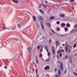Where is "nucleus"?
I'll use <instances>...</instances> for the list:
<instances>
[{
    "instance_id": "nucleus-1",
    "label": "nucleus",
    "mask_w": 77,
    "mask_h": 77,
    "mask_svg": "<svg viewBox=\"0 0 77 77\" xmlns=\"http://www.w3.org/2000/svg\"><path fill=\"white\" fill-rule=\"evenodd\" d=\"M58 63L60 64V69L61 71H63V63L62 62H60V61H58Z\"/></svg>"
},
{
    "instance_id": "nucleus-2",
    "label": "nucleus",
    "mask_w": 77,
    "mask_h": 77,
    "mask_svg": "<svg viewBox=\"0 0 77 77\" xmlns=\"http://www.w3.org/2000/svg\"><path fill=\"white\" fill-rule=\"evenodd\" d=\"M31 50H32V49H31V47H28L27 48V50L28 51L29 54L31 53Z\"/></svg>"
},
{
    "instance_id": "nucleus-3",
    "label": "nucleus",
    "mask_w": 77,
    "mask_h": 77,
    "mask_svg": "<svg viewBox=\"0 0 77 77\" xmlns=\"http://www.w3.org/2000/svg\"><path fill=\"white\" fill-rule=\"evenodd\" d=\"M45 70H49L50 69V66H46L44 68Z\"/></svg>"
},
{
    "instance_id": "nucleus-4",
    "label": "nucleus",
    "mask_w": 77,
    "mask_h": 77,
    "mask_svg": "<svg viewBox=\"0 0 77 77\" xmlns=\"http://www.w3.org/2000/svg\"><path fill=\"white\" fill-rule=\"evenodd\" d=\"M58 72L59 76H57V75H55V77H60V74L61 73V72H60V70H58Z\"/></svg>"
},
{
    "instance_id": "nucleus-5",
    "label": "nucleus",
    "mask_w": 77,
    "mask_h": 77,
    "mask_svg": "<svg viewBox=\"0 0 77 77\" xmlns=\"http://www.w3.org/2000/svg\"><path fill=\"white\" fill-rule=\"evenodd\" d=\"M52 48L53 54H55V50H54V47H53V46H52Z\"/></svg>"
},
{
    "instance_id": "nucleus-6",
    "label": "nucleus",
    "mask_w": 77,
    "mask_h": 77,
    "mask_svg": "<svg viewBox=\"0 0 77 77\" xmlns=\"http://www.w3.org/2000/svg\"><path fill=\"white\" fill-rule=\"evenodd\" d=\"M68 46H66L65 47V50L66 53L68 52Z\"/></svg>"
},
{
    "instance_id": "nucleus-7",
    "label": "nucleus",
    "mask_w": 77,
    "mask_h": 77,
    "mask_svg": "<svg viewBox=\"0 0 77 77\" xmlns=\"http://www.w3.org/2000/svg\"><path fill=\"white\" fill-rule=\"evenodd\" d=\"M40 24L42 29H43V30H44V25H43V23H42V22H41Z\"/></svg>"
},
{
    "instance_id": "nucleus-8",
    "label": "nucleus",
    "mask_w": 77,
    "mask_h": 77,
    "mask_svg": "<svg viewBox=\"0 0 77 77\" xmlns=\"http://www.w3.org/2000/svg\"><path fill=\"white\" fill-rule=\"evenodd\" d=\"M77 29H74L72 30L71 32H70L71 33H75V32H76L77 31Z\"/></svg>"
},
{
    "instance_id": "nucleus-9",
    "label": "nucleus",
    "mask_w": 77,
    "mask_h": 77,
    "mask_svg": "<svg viewBox=\"0 0 77 77\" xmlns=\"http://www.w3.org/2000/svg\"><path fill=\"white\" fill-rule=\"evenodd\" d=\"M39 11L41 13V14H43V15H44V14H45V13L44 12V11H43L41 9H39Z\"/></svg>"
},
{
    "instance_id": "nucleus-10",
    "label": "nucleus",
    "mask_w": 77,
    "mask_h": 77,
    "mask_svg": "<svg viewBox=\"0 0 77 77\" xmlns=\"http://www.w3.org/2000/svg\"><path fill=\"white\" fill-rule=\"evenodd\" d=\"M35 62L37 64L39 63V61H38V57L37 56H36V61Z\"/></svg>"
},
{
    "instance_id": "nucleus-11",
    "label": "nucleus",
    "mask_w": 77,
    "mask_h": 77,
    "mask_svg": "<svg viewBox=\"0 0 77 77\" xmlns=\"http://www.w3.org/2000/svg\"><path fill=\"white\" fill-rule=\"evenodd\" d=\"M38 18L40 20H43V19L44 18H42V17L40 16H38Z\"/></svg>"
},
{
    "instance_id": "nucleus-12",
    "label": "nucleus",
    "mask_w": 77,
    "mask_h": 77,
    "mask_svg": "<svg viewBox=\"0 0 77 77\" xmlns=\"http://www.w3.org/2000/svg\"><path fill=\"white\" fill-rule=\"evenodd\" d=\"M32 18H33V20L34 21H36V17H35V16H33Z\"/></svg>"
},
{
    "instance_id": "nucleus-13",
    "label": "nucleus",
    "mask_w": 77,
    "mask_h": 77,
    "mask_svg": "<svg viewBox=\"0 0 77 77\" xmlns=\"http://www.w3.org/2000/svg\"><path fill=\"white\" fill-rule=\"evenodd\" d=\"M60 17H65V14H60Z\"/></svg>"
},
{
    "instance_id": "nucleus-14",
    "label": "nucleus",
    "mask_w": 77,
    "mask_h": 77,
    "mask_svg": "<svg viewBox=\"0 0 77 77\" xmlns=\"http://www.w3.org/2000/svg\"><path fill=\"white\" fill-rule=\"evenodd\" d=\"M65 24L63 23L61 24V27H65Z\"/></svg>"
},
{
    "instance_id": "nucleus-15",
    "label": "nucleus",
    "mask_w": 77,
    "mask_h": 77,
    "mask_svg": "<svg viewBox=\"0 0 77 77\" xmlns=\"http://www.w3.org/2000/svg\"><path fill=\"white\" fill-rule=\"evenodd\" d=\"M46 25H47V26H48V27H51V25L49 23H46Z\"/></svg>"
},
{
    "instance_id": "nucleus-16",
    "label": "nucleus",
    "mask_w": 77,
    "mask_h": 77,
    "mask_svg": "<svg viewBox=\"0 0 77 77\" xmlns=\"http://www.w3.org/2000/svg\"><path fill=\"white\" fill-rule=\"evenodd\" d=\"M60 36H62V37H66V34H63V35H60Z\"/></svg>"
},
{
    "instance_id": "nucleus-17",
    "label": "nucleus",
    "mask_w": 77,
    "mask_h": 77,
    "mask_svg": "<svg viewBox=\"0 0 77 77\" xmlns=\"http://www.w3.org/2000/svg\"><path fill=\"white\" fill-rule=\"evenodd\" d=\"M12 1L13 2H14L15 3H17L19 2L18 1H17V0H12Z\"/></svg>"
},
{
    "instance_id": "nucleus-18",
    "label": "nucleus",
    "mask_w": 77,
    "mask_h": 77,
    "mask_svg": "<svg viewBox=\"0 0 77 77\" xmlns=\"http://www.w3.org/2000/svg\"><path fill=\"white\" fill-rule=\"evenodd\" d=\"M42 6L43 7H44L45 8H47V6H46L45 5L43 4H42Z\"/></svg>"
},
{
    "instance_id": "nucleus-19",
    "label": "nucleus",
    "mask_w": 77,
    "mask_h": 77,
    "mask_svg": "<svg viewBox=\"0 0 77 77\" xmlns=\"http://www.w3.org/2000/svg\"><path fill=\"white\" fill-rule=\"evenodd\" d=\"M54 18L55 17L53 16L51 17L50 18V20H53L54 19Z\"/></svg>"
},
{
    "instance_id": "nucleus-20",
    "label": "nucleus",
    "mask_w": 77,
    "mask_h": 77,
    "mask_svg": "<svg viewBox=\"0 0 77 77\" xmlns=\"http://www.w3.org/2000/svg\"><path fill=\"white\" fill-rule=\"evenodd\" d=\"M66 26L67 27H69V26H70V25L69 23H67L66 24Z\"/></svg>"
},
{
    "instance_id": "nucleus-21",
    "label": "nucleus",
    "mask_w": 77,
    "mask_h": 77,
    "mask_svg": "<svg viewBox=\"0 0 77 77\" xmlns=\"http://www.w3.org/2000/svg\"><path fill=\"white\" fill-rule=\"evenodd\" d=\"M64 29L66 32L67 31H68V29L67 27L65 28Z\"/></svg>"
},
{
    "instance_id": "nucleus-22",
    "label": "nucleus",
    "mask_w": 77,
    "mask_h": 77,
    "mask_svg": "<svg viewBox=\"0 0 77 77\" xmlns=\"http://www.w3.org/2000/svg\"><path fill=\"white\" fill-rule=\"evenodd\" d=\"M2 29H3V30H6V29H7V28H6V27H3L2 28Z\"/></svg>"
},
{
    "instance_id": "nucleus-23",
    "label": "nucleus",
    "mask_w": 77,
    "mask_h": 77,
    "mask_svg": "<svg viewBox=\"0 0 77 77\" xmlns=\"http://www.w3.org/2000/svg\"><path fill=\"white\" fill-rule=\"evenodd\" d=\"M39 56L40 57H42V53H40L39 54Z\"/></svg>"
},
{
    "instance_id": "nucleus-24",
    "label": "nucleus",
    "mask_w": 77,
    "mask_h": 77,
    "mask_svg": "<svg viewBox=\"0 0 77 77\" xmlns=\"http://www.w3.org/2000/svg\"><path fill=\"white\" fill-rule=\"evenodd\" d=\"M74 27L75 29H77V24L74 26Z\"/></svg>"
},
{
    "instance_id": "nucleus-25",
    "label": "nucleus",
    "mask_w": 77,
    "mask_h": 77,
    "mask_svg": "<svg viewBox=\"0 0 77 77\" xmlns=\"http://www.w3.org/2000/svg\"><path fill=\"white\" fill-rule=\"evenodd\" d=\"M75 1V0H71L70 1L69 3H72V2H74Z\"/></svg>"
},
{
    "instance_id": "nucleus-26",
    "label": "nucleus",
    "mask_w": 77,
    "mask_h": 77,
    "mask_svg": "<svg viewBox=\"0 0 77 77\" xmlns=\"http://www.w3.org/2000/svg\"><path fill=\"white\" fill-rule=\"evenodd\" d=\"M59 44V42H58L57 41H56V45H58Z\"/></svg>"
},
{
    "instance_id": "nucleus-27",
    "label": "nucleus",
    "mask_w": 77,
    "mask_h": 77,
    "mask_svg": "<svg viewBox=\"0 0 77 77\" xmlns=\"http://www.w3.org/2000/svg\"><path fill=\"white\" fill-rule=\"evenodd\" d=\"M41 47V46L40 45L37 46V48L38 50H39V48H40Z\"/></svg>"
},
{
    "instance_id": "nucleus-28",
    "label": "nucleus",
    "mask_w": 77,
    "mask_h": 77,
    "mask_svg": "<svg viewBox=\"0 0 77 77\" xmlns=\"http://www.w3.org/2000/svg\"><path fill=\"white\" fill-rule=\"evenodd\" d=\"M60 50V52H65V51H64V50H63V49H61Z\"/></svg>"
},
{
    "instance_id": "nucleus-29",
    "label": "nucleus",
    "mask_w": 77,
    "mask_h": 77,
    "mask_svg": "<svg viewBox=\"0 0 77 77\" xmlns=\"http://www.w3.org/2000/svg\"><path fill=\"white\" fill-rule=\"evenodd\" d=\"M50 60V59H47L45 61V62H48Z\"/></svg>"
},
{
    "instance_id": "nucleus-30",
    "label": "nucleus",
    "mask_w": 77,
    "mask_h": 77,
    "mask_svg": "<svg viewBox=\"0 0 77 77\" xmlns=\"http://www.w3.org/2000/svg\"><path fill=\"white\" fill-rule=\"evenodd\" d=\"M59 56L60 57H62V54L61 53H60L59 54Z\"/></svg>"
},
{
    "instance_id": "nucleus-31",
    "label": "nucleus",
    "mask_w": 77,
    "mask_h": 77,
    "mask_svg": "<svg viewBox=\"0 0 77 77\" xmlns=\"http://www.w3.org/2000/svg\"><path fill=\"white\" fill-rule=\"evenodd\" d=\"M57 2L58 3H60V4H61L62 3V2H61V1L58 0V1H57Z\"/></svg>"
},
{
    "instance_id": "nucleus-32",
    "label": "nucleus",
    "mask_w": 77,
    "mask_h": 77,
    "mask_svg": "<svg viewBox=\"0 0 77 77\" xmlns=\"http://www.w3.org/2000/svg\"><path fill=\"white\" fill-rule=\"evenodd\" d=\"M73 73L75 75H76V76H77V73H76L74 72H73Z\"/></svg>"
},
{
    "instance_id": "nucleus-33",
    "label": "nucleus",
    "mask_w": 77,
    "mask_h": 77,
    "mask_svg": "<svg viewBox=\"0 0 77 77\" xmlns=\"http://www.w3.org/2000/svg\"><path fill=\"white\" fill-rule=\"evenodd\" d=\"M48 56H50V53L49 52L48 53Z\"/></svg>"
},
{
    "instance_id": "nucleus-34",
    "label": "nucleus",
    "mask_w": 77,
    "mask_h": 77,
    "mask_svg": "<svg viewBox=\"0 0 77 77\" xmlns=\"http://www.w3.org/2000/svg\"><path fill=\"white\" fill-rule=\"evenodd\" d=\"M77 46V45H76V44H75L74 46H73V48H75V47H76Z\"/></svg>"
},
{
    "instance_id": "nucleus-35",
    "label": "nucleus",
    "mask_w": 77,
    "mask_h": 77,
    "mask_svg": "<svg viewBox=\"0 0 77 77\" xmlns=\"http://www.w3.org/2000/svg\"><path fill=\"white\" fill-rule=\"evenodd\" d=\"M57 24H60V22H59V21H58L57 22Z\"/></svg>"
},
{
    "instance_id": "nucleus-36",
    "label": "nucleus",
    "mask_w": 77,
    "mask_h": 77,
    "mask_svg": "<svg viewBox=\"0 0 77 77\" xmlns=\"http://www.w3.org/2000/svg\"><path fill=\"white\" fill-rule=\"evenodd\" d=\"M13 39V40H14V41H18V39H17L14 38V39Z\"/></svg>"
},
{
    "instance_id": "nucleus-37",
    "label": "nucleus",
    "mask_w": 77,
    "mask_h": 77,
    "mask_svg": "<svg viewBox=\"0 0 77 77\" xmlns=\"http://www.w3.org/2000/svg\"><path fill=\"white\" fill-rule=\"evenodd\" d=\"M21 26V25L20 24H17V26L18 27H20V26Z\"/></svg>"
},
{
    "instance_id": "nucleus-38",
    "label": "nucleus",
    "mask_w": 77,
    "mask_h": 77,
    "mask_svg": "<svg viewBox=\"0 0 77 77\" xmlns=\"http://www.w3.org/2000/svg\"><path fill=\"white\" fill-rule=\"evenodd\" d=\"M69 62L71 63H72V61H71V59H69Z\"/></svg>"
},
{
    "instance_id": "nucleus-39",
    "label": "nucleus",
    "mask_w": 77,
    "mask_h": 77,
    "mask_svg": "<svg viewBox=\"0 0 77 77\" xmlns=\"http://www.w3.org/2000/svg\"><path fill=\"white\" fill-rule=\"evenodd\" d=\"M45 50H46L47 49H48V48H47V46H46L45 47Z\"/></svg>"
},
{
    "instance_id": "nucleus-40",
    "label": "nucleus",
    "mask_w": 77,
    "mask_h": 77,
    "mask_svg": "<svg viewBox=\"0 0 77 77\" xmlns=\"http://www.w3.org/2000/svg\"><path fill=\"white\" fill-rule=\"evenodd\" d=\"M60 50H58L57 52L58 54H59V53H60Z\"/></svg>"
},
{
    "instance_id": "nucleus-41",
    "label": "nucleus",
    "mask_w": 77,
    "mask_h": 77,
    "mask_svg": "<svg viewBox=\"0 0 77 77\" xmlns=\"http://www.w3.org/2000/svg\"><path fill=\"white\" fill-rule=\"evenodd\" d=\"M68 57V55H66V59H67Z\"/></svg>"
},
{
    "instance_id": "nucleus-42",
    "label": "nucleus",
    "mask_w": 77,
    "mask_h": 77,
    "mask_svg": "<svg viewBox=\"0 0 77 77\" xmlns=\"http://www.w3.org/2000/svg\"><path fill=\"white\" fill-rule=\"evenodd\" d=\"M67 72L66 71V70L65 71H64V74H66Z\"/></svg>"
},
{
    "instance_id": "nucleus-43",
    "label": "nucleus",
    "mask_w": 77,
    "mask_h": 77,
    "mask_svg": "<svg viewBox=\"0 0 77 77\" xmlns=\"http://www.w3.org/2000/svg\"><path fill=\"white\" fill-rule=\"evenodd\" d=\"M51 31H52V32H53V33H55V32H54V30H52Z\"/></svg>"
},
{
    "instance_id": "nucleus-44",
    "label": "nucleus",
    "mask_w": 77,
    "mask_h": 77,
    "mask_svg": "<svg viewBox=\"0 0 77 77\" xmlns=\"http://www.w3.org/2000/svg\"><path fill=\"white\" fill-rule=\"evenodd\" d=\"M45 3H47V4H48V2H47V1H45Z\"/></svg>"
},
{
    "instance_id": "nucleus-45",
    "label": "nucleus",
    "mask_w": 77,
    "mask_h": 77,
    "mask_svg": "<svg viewBox=\"0 0 77 77\" xmlns=\"http://www.w3.org/2000/svg\"><path fill=\"white\" fill-rule=\"evenodd\" d=\"M49 42L50 44H51V40H49Z\"/></svg>"
},
{
    "instance_id": "nucleus-46",
    "label": "nucleus",
    "mask_w": 77,
    "mask_h": 77,
    "mask_svg": "<svg viewBox=\"0 0 77 77\" xmlns=\"http://www.w3.org/2000/svg\"><path fill=\"white\" fill-rule=\"evenodd\" d=\"M40 52H41L42 51V49L41 48L40 49Z\"/></svg>"
},
{
    "instance_id": "nucleus-47",
    "label": "nucleus",
    "mask_w": 77,
    "mask_h": 77,
    "mask_svg": "<svg viewBox=\"0 0 77 77\" xmlns=\"http://www.w3.org/2000/svg\"><path fill=\"white\" fill-rule=\"evenodd\" d=\"M68 42V41H66V42H65V44H68V42Z\"/></svg>"
},
{
    "instance_id": "nucleus-48",
    "label": "nucleus",
    "mask_w": 77,
    "mask_h": 77,
    "mask_svg": "<svg viewBox=\"0 0 77 77\" xmlns=\"http://www.w3.org/2000/svg\"><path fill=\"white\" fill-rule=\"evenodd\" d=\"M57 58H58V59H59V55H57Z\"/></svg>"
},
{
    "instance_id": "nucleus-49",
    "label": "nucleus",
    "mask_w": 77,
    "mask_h": 77,
    "mask_svg": "<svg viewBox=\"0 0 77 77\" xmlns=\"http://www.w3.org/2000/svg\"><path fill=\"white\" fill-rule=\"evenodd\" d=\"M54 71L55 72L57 71V69H56V68L55 69Z\"/></svg>"
},
{
    "instance_id": "nucleus-50",
    "label": "nucleus",
    "mask_w": 77,
    "mask_h": 77,
    "mask_svg": "<svg viewBox=\"0 0 77 77\" xmlns=\"http://www.w3.org/2000/svg\"><path fill=\"white\" fill-rule=\"evenodd\" d=\"M57 30L58 31H59V30H60V29H58V28H57Z\"/></svg>"
},
{
    "instance_id": "nucleus-51",
    "label": "nucleus",
    "mask_w": 77,
    "mask_h": 77,
    "mask_svg": "<svg viewBox=\"0 0 77 77\" xmlns=\"http://www.w3.org/2000/svg\"><path fill=\"white\" fill-rule=\"evenodd\" d=\"M5 69H8V67H7L6 66H5Z\"/></svg>"
},
{
    "instance_id": "nucleus-52",
    "label": "nucleus",
    "mask_w": 77,
    "mask_h": 77,
    "mask_svg": "<svg viewBox=\"0 0 77 77\" xmlns=\"http://www.w3.org/2000/svg\"><path fill=\"white\" fill-rule=\"evenodd\" d=\"M21 32L22 33H23L25 35V34H26V33L23 32V31H21Z\"/></svg>"
},
{
    "instance_id": "nucleus-53",
    "label": "nucleus",
    "mask_w": 77,
    "mask_h": 77,
    "mask_svg": "<svg viewBox=\"0 0 77 77\" xmlns=\"http://www.w3.org/2000/svg\"><path fill=\"white\" fill-rule=\"evenodd\" d=\"M46 50V51H47V52H48V49H47Z\"/></svg>"
},
{
    "instance_id": "nucleus-54",
    "label": "nucleus",
    "mask_w": 77,
    "mask_h": 77,
    "mask_svg": "<svg viewBox=\"0 0 77 77\" xmlns=\"http://www.w3.org/2000/svg\"><path fill=\"white\" fill-rule=\"evenodd\" d=\"M29 69L30 70V69H31V67H30L29 68Z\"/></svg>"
},
{
    "instance_id": "nucleus-55",
    "label": "nucleus",
    "mask_w": 77,
    "mask_h": 77,
    "mask_svg": "<svg viewBox=\"0 0 77 77\" xmlns=\"http://www.w3.org/2000/svg\"><path fill=\"white\" fill-rule=\"evenodd\" d=\"M68 1H69V2H70L71 1V0H68Z\"/></svg>"
},
{
    "instance_id": "nucleus-56",
    "label": "nucleus",
    "mask_w": 77,
    "mask_h": 77,
    "mask_svg": "<svg viewBox=\"0 0 77 77\" xmlns=\"http://www.w3.org/2000/svg\"><path fill=\"white\" fill-rule=\"evenodd\" d=\"M26 29H27V28H26V29H23V30H26Z\"/></svg>"
},
{
    "instance_id": "nucleus-57",
    "label": "nucleus",
    "mask_w": 77,
    "mask_h": 77,
    "mask_svg": "<svg viewBox=\"0 0 77 77\" xmlns=\"http://www.w3.org/2000/svg\"><path fill=\"white\" fill-rule=\"evenodd\" d=\"M64 45H65L64 44H63V46H64Z\"/></svg>"
},
{
    "instance_id": "nucleus-58",
    "label": "nucleus",
    "mask_w": 77,
    "mask_h": 77,
    "mask_svg": "<svg viewBox=\"0 0 77 77\" xmlns=\"http://www.w3.org/2000/svg\"><path fill=\"white\" fill-rule=\"evenodd\" d=\"M70 51H70V50H69V52H70Z\"/></svg>"
},
{
    "instance_id": "nucleus-59",
    "label": "nucleus",
    "mask_w": 77,
    "mask_h": 77,
    "mask_svg": "<svg viewBox=\"0 0 77 77\" xmlns=\"http://www.w3.org/2000/svg\"><path fill=\"white\" fill-rule=\"evenodd\" d=\"M65 1H68V0H65Z\"/></svg>"
},
{
    "instance_id": "nucleus-60",
    "label": "nucleus",
    "mask_w": 77,
    "mask_h": 77,
    "mask_svg": "<svg viewBox=\"0 0 77 77\" xmlns=\"http://www.w3.org/2000/svg\"><path fill=\"white\" fill-rule=\"evenodd\" d=\"M36 27H38V26H36Z\"/></svg>"
},
{
    "instance_id": "nucleus-61",
    "label": "nucleus",
    "mask_w": 77,
    "mask_h": 77,
    "mask_svg": "<svg viewBox=\"0 0 77 77\" xmlns=\"http://www.w3.org/2000/svg\"><path fill=\"white\" fill-rule=\"evenodd\" d=\"M70 48H72V46L70 47Z\"/></svg>"
},
{
    "instance_id": "nucleus-62",
    "label": "nucleus",
    "mask_w": 77,
    "mask_h": 77,
    "mask_svg": "<svg viewBox=\"0 0 77 77\" xmlns=\"http://www.w3.org/2000/svg\"><path fill=\"white\" fill-rule=\"evenodd\" d=\"M36 71H37V70H36Z\"/></svg>"
},
{
    "instance_id": "nucleus-63",
    "label": "nucleus",
    "mask_w": 77,
    "mask_h": 77,
    "mask_svg": "<svg viewBox=\"0 0 77 77\" xmlns=\"http://www.w3.org/2000/svg\"><path fill=\"white\" fill-rule=\"evenodd\" d=\"M48 14H49V13H48Z\"/></svg>"
}]
</instances>
